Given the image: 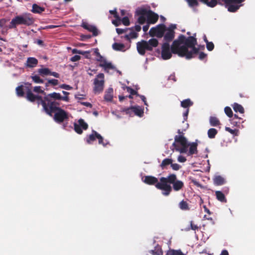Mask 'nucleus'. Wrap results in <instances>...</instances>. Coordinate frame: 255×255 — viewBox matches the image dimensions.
Returning a JSON list of instances; mask_svg holds the SVG:
<instances>
[{"label":"nucleus","mask_w":255,"mask_h":255,"mask_svg":"<svg viewBox=\"0 0 255 255\" xmlns=\"http://www.w3.org/2000/svg\"><path fill=\"white\" fill-rule=\"evenodd\" d=\"M196 35L195 33L193 36L186 37L184 35L180 34L171 45L173 54H177L181 57H185L187 59L193 58L194 55L198 54L200 50L199 48L195 47L197 44Z\"/></svg>","instance_id":"f257e3e1"},{"label":"nucleus","mask_w":255,"mask_h":255,"mask_svg":"<svg viewBox=\"0 0 255 255\" xmlns=\"http://www.w3.org/2000/svg\"><path fill=\"white\" fill-rule=\"evenodd\" d=\"M162 183L159 185V188L162 189V194L167 196L171 192L172 189L175 191L182 190L184 184L183 181L178 180L175 174H169L166 177H161Z\"/></svg>","instance_id":"f03ea898"},{"label":"nucleus","mask_w":255,"mask_h":255,"mask_svg":"<svg viewBox=\"0 0 255 255\" xmlns=\"http://www.w3.org/2000/svg\"><path fill=\"white\" fill-rule=\"evenodd\" d=\"M34 22L35 19L32 14L25 12L13 18L8 26V28H16L17 26L19 25H23L28 26L32 25Z\"/></svg>","instance_id":"7ed1b4c3"},{"label":"nucleus","mask_w":255,"mask_h":255,"mask_svg":"<svg viewBox=\"0 0 255 255\" xmlns=\"http://www.w3.org/2000/svg\"><path fill=\"white\" fill-rule=\"evenodd\" d=\"M44 102L45 103V107L48 109H51L54 107L60 106L59 101L69 102V97L62 96L60 93L53 92L45 95L44 97Z\"/></svg>","instance_id":"20e7f679"},{"label":"nucleus","mask_w":255,"mask_h":255,"mask_svg":"<svg viewBox=\"0 0 255 255\" xmlns=\"http://www.w3.org/2000/svg\"><path fill=\"white\" fill-rule=\"evenodd\" d=\"M44 111L49 116H52L53 114L55 113L53 119L57 123H62L65 120L68 119L67 113L59 107H54L51 109L45 108Z\"/></svg>","instance_id":"39448f33"},{"label":"nucleus","mask_w":255,"mask_h":255,"mask_svg":"<svg viewBox=\"0 0 255 255\" xmlns=\"http://www.w3.org/2000/svg\"><path fill=\"white\" fill-rule=\"evenodd\" d=\"M172 146L176 151L181 153H186L188 151L189 143L184 135H176L174 137V142L173 143Z\"/></svg>","instance_id":"423d86ee"},{"label":"nucleus","mask_w":255,"mask_h":255,"mask_svg":"<svg viewBox=\"0 0 255 255\" xmlns=\"http://www.w3.org/2000/svg\"><path fill=\"white\" fill-rule=\"evenodd\" d=\"M25 90L26 91V99L27 100L31 102H34L37 101V103L38 105H41L43 107V110H44L45 109V103L44 102V97L42 98L41 96L35 95L31 91V90L29 87H26Z\"/></svg>","instance_id":"0eeeda50"},{"label":"nucleus","mask_w":255,"mask_h":255,"mask_svg":"<svg viewBox=\"0 0 255 255\" xmlns=\"http://www.w3.org/2000/svg\"><path fill=\"white\" fill-rule=\"evenodd\" d=\"M105 76L103 73H99L94 80V92L95 94H99L103 91L105 83Z\"/></svg>","instance_id":"6e6552de"},{"label":"nucleus","mask_w":255,"mask_h":255,"mask_svg":"<svg viewBox=\"0 0 255 255\" xmlns=\"http://www.w3.org/2000/svg\"><path fill=\"white\" fill-rule=\"evenodd\" d=\"M166 27L164 24H159L156 26L150 28L149 34L152 36L161 38L164 36L166 31Z\"/></svg>","instance_id":"1a4fd4ad"},{"label":"nucleus","mask_w":255,"mask_h":255,"mask_svg":"<svg viewBox=\"0 0 255 255\" xmlns=\"http://www.w3.org/2000/svg\"><path fill=\"white\" fill-rule=\"evenodd\" d=\"M144 183L149 185H155V187L162 191V189L159 188V184H162L161 180V178L159 179V182H158V179L152 176L147 175L145 176L144 179H142Z\"/></svg>","instance_id":"9d476101"},{"label":"nucleus","mask_w":255,"mask_h":255,"mask_svg":"<svg viewBox=\"0 0 255 255\" xmlns=\"http://www.w3.org/2000/svg\"><path fill=\"white\" fill-rule=\"evenodd\" d=\"M172 53L171 48H170L169 43L164 42L161 47V57L164 60H168L171 58Z\"/></svg>","instance_id":"9b49d317"},{"label":"nucleus","mask_w":255,"mask_h":255,"mask_svg":"<svg viewBox=\"0 0 255 255\" xmlns=\"http://www.w3.org/2000/svg\"><path fill=\"white\" fill-rule=\"evenodd\" d=\"M137 50L138 52L141 55H144L145 51H152V48L149 47L147 43V41L145 40H141L136 43Z\"/></svg>","instance_id":"f8f14e48"},{"label":"nucleus","mask_w":255,"mask_h":255,"mask_svg":"<svg viewBox=\"0 0 255 255\" xmlns=\"http://www.w3.org/2000/svg\"><path fill=\"white\" fill-rule=\"evenodd\" d=\"M74 130L78 134L83 133V129L86 130L88 128V125L82 119L78 121V123L74 124Z\"/></svg>","instance_id":"ddd939ff"},{"label":"nucleus","mask_w":255,"mask_h":255,"mask_svg":"<svg viewBox=\"0 0 255 255\" xmlns=\"http://www.w3.org/2000/svg\"><path fill=\"white\" fill-rule=\"evenodd\" d=\"M165 34H164L163 39L165 41V42H167L169 43L170 42L172 41L175 37V31L171 29V28H166V30L165 31Z\"/></svg>","instance_id":"4468645a"},{"label":"nucleus","mask_w":255,"mask_h":255,"mask_svg":"<svg viewBox=\"0 0 255 255\" xmlns=\"http://www.w3.org/2000/svg\"><path fill=\"white\" fill-rule=\"evenodd\" d=\"M158 15L151 10H148V13L146 17L148 24H154L158 19Z\"/></svg>","instance_id":"2eb2a0df"},{"label":"nucleus","mask_w":255,"mask_h":255,"mask_svg":"<svg viewBox=\"0 0 255 255\" xmlns=\"http://www.w3.org/2000/svg\"><path fill=\"white\" fill-rule=\"evenodd\" d=\"M131 110L135 115L138 116L140 117H142L143 115V110L139 106H131L130 108L126 109L125 111L127 114L129 113V111Z\"/></svg>","instance_id":"dca6fc26"},{"label":"nucleus","mask_w":255,"mask_h":255,"mask_svg":"<svg viewBox=\"0 0 255 255\" xmlns=\"http://www.w3.org/2000/svg\"><path fill=\"white\" fill-rule=\"evenodd\" d=\"M82 26L85 29L88 30L90 32H92L94 36H96L98 35V30L97 28L93 25H90L87 23H83Z\"/></svg>","instance_id":"f3484780"},{"label":"nucleus","mask_w":255,"mask_h":255,"mask_svg":"<svg viewBox=\"0 0 255 255\" xmlns=\"http://www.w3.org/2000/svg\"><path fill=\"white\" fill-rule=\"evenodd\" d=\"M198 143L196 142L189 143V149L188 152V155H192L193 154H197Z\"/></svg>","instance_id":"a211bd4d"},{"label":"nucleus","mask_w":255,"mask_h":255,"mask_svg":"<svg viewBox=\"0 0 255 255\" xmlns=\"http://www.w3.org/2000/svg\"><path fill=\"white\" fill-rule=\"evenodd\" d=\"M38 60L34 57H28L27 59L25 66L28 68H33L38 64Z\"/></svg>","instance_id":"6ab92c4d"},{"label":"nucleus","mask_w":255,"mask_h":255,"mask_svg":"<svg viewBox=\"0 0 255 255\" xmlns=\"http://www.w3.org/2000/svg\"><path fill=\"white\" fill-rule=\"evenodd\" d=\"M98 133L96 131L93 130L91 134L87 135L86 138V141L88 144H91L94 141L96 138H97V134Z\"/></svg>","instance_id":"aec40b11"},{"label":"nucleus","mask_w":255,"mask_h":255,"mask_svg":"<svg viewBox=\"0 0 255 255\" xmlns=\"http://www.w3.org/2000/svg\"><path fill=\"white\" fill-rule=\"evenodd\" d=\"M44 7H41L36 3H34L32 4L31 11L33 13L41 14L42 12L44 11Z\"/></svg>","instance_id":"412c9836"},{"label":"nucleus","mask_w":255,"mask_h":255,"mask_svg":"<svg viewBox=\"0 0 255 255\" xmlns=\"http://www.w3.org/2000/svg\"><path fill=\"white\" fill-rule=\"evenodd\" d=\"M113 89L112 88H109L106 91L104 96V99L107 101H112L113 98Z\"/></svg>","instance_id":"4be33fe9"},{"label":"nucleus","mask_w":255,"mask_h":255,"mask_svg":"<svg viewBox=\"0 0 255 255\" xmlns=\"http://www.w3.org/2000/svg\"><path fill=\"white\" fill-rule=\"evenodd\" d=\"M215 195L218 200L221 202L226 203L227 199L224 193L220 191H217L215 192Z\"/></svg>","instance_id":"5701e85b"},{"label":"nucleus","mask_w":255,"mask_h":255,"mask_svg":"<svg viewBox=\"0 0 255 255\" xmlns=\"http://www.w3.org/2000/svg\"><path fill=\"white\" fill-rule=\"evenodd\" d=\"M148 13V10L144 8H138L135 11V15L138 16H144L147 17Z\"/></svg>","instance_id":"b1692460"},{"label":"nucleus","mask_w":255,"mask_h":255,"mask_svg":"<svg viewBox=\"0 0 255 255\" xmlns=\"http://www.w3.org/2000/svg\"><path fill=\"white\" fill-rule=\"evenodd\" d=\"M193 105V102L190 99H187L181 102V106L187 109Z\"/></svg>","instance_id":"393cba45"},{"label":"nucleus","mask_w":255,"mask_h":255,"mask_svg":"<svg viewBox=\"0 0 255 255\" xmlns=\"http://www.w3.org/2000/svg\"><path fill=\"white\" fill-rule=\"evenodd\" d=\"M232 107L235 112H239L241 114L244 113V109L241 105L235 103L232 105Z\"/></svg>","instance_id":"a878e982"},{"label":"nucleus","mask_w":255,"mask_h":255,"mask_svg":"<svg viewBox=\"0 0 255 255\" xmlns=\"http://www.w3.org/2000/svg\"><path fill=\"white\" fill-rule=\"evenodd\" d=\"M173 160L171 158H165L163 159L160 165L162 169L166 168V167L172 163Z\"/></svg>","instance_id":"bb28decb"},{"label":"nucleus","mask_w":255,"mask_h":255,"mask_svg":"<svg viewBox=\"0 0 255 255\" xmlns=\"http://www.w3.org/2000/svg\"><path fill=\"white\" fill-rule=\"evenodd\" d=\"M178 206L179 208L182 210L188 211L190 210L188 203L186 201H184V200L179 202Z\"/></svg>","instance_id":"cd10ccee"},{"label":"nucleus","mask_w":255,"mask_h":255,"mask_svg":"<svg viewBox=\"0 0 255 255\" xmlns=\"http://www.w3.org/2000/svg\"><path fill=\"white\" fill-rule=\"evenodd\" d=\"M225 182V179L221 176L218 175L214 178V183L216 185H222Z\"/></svg>","instance_id":"c85d7f7f"},{"label":"nucleus","mask_w":255,"mask_h":255,"mask_svg":"<svg viewBox=\"0 0 255 255\" xmlns=\"http://www.w3.org/2000/svg\"><path fill=\"white\" fill-rule=\"evenodd\" d=\"M24 87L23 85H20L16 88V94L19 97H23L24 96Z\"/></svg>","instance_id":"c756f323"},{"label":"nucleus","mask_w":255,"mask_h":255,"mask_svg":"<svg viewBox=\"0 0 255 255\" xmlns=\"http://www.w3.org/2000/svg\"><path fill=\"white\" fill-rule=\"evenodd\" d=\"M50 70L48 68H43L38 69V73L42 77L50 75Z\"/></svg>","instance_id":"7c9ffc66"},{"label":"nucleus","mask_w":255,"mask_h":255,"mask_svg":"<svg viewBox=\"0 0 255 255\" xmlns=\"http://www.w3.org/2000/svg\"><path fill=\"white\" fill-rule=\"evenodd\" d=\"M209 121L211 126L213 127H216L221 124L220 121L215 117H211Z\"/></svg>","instance_id":"2f4dec72"},{"label":"nucleus","mask_w":255,"mask_h":255,"mask_svg":"<svg viewBox=\"0 0 255 255\" xmlns=\"http://www.w3.org/2000/svg\"><path fill=\"white\" fill-rule=\"evenodd\" d=\"M102 66L104 71L106 72H109V71L110 69L114 70L115 69V67L114 65H113V64L111 62H107L106 64L103 65Z\"/></svg>","instance_id":"473e14b6"},{"label":"nucleus","mask_w":255,"mask_h":255,"mask_svg":"<svg viewBox=\"0 0 255 255\" xmlns=\"http://www.w3.org/2000/svg\"><path fill=\"white\" fill-rule=\"evenodd\" d=\"M218 133V131L214 128H211L208 130V136L210 138H214Z\"/></svg>","instance_id":"72a5a7b5"},{"label":"nucleus","mask_w":255,"mask_h":255,"mask_svg":"<svg viewBox=\"0 0 255 255\" xmlns=\"http://www.w3.org/2000/svg\"><path fill=\"white\" fill-rule=\"evenodd\" d=\"M147 43L152 50L153 47L157 46L158 44V41L155 38H151L147 41Z\"/></svg>","instance_id":"f704fd0d"},{"label":"nucleus","mask_w":255,"mask_h":255,"mask_svg":"<svg viewBox=\"0 0 255 255\" xmlns=\"http://www.w3.org/2000/svg\"><path fill=\"white\" fill-rule=\"evenodd\" d=\"M113 48L117 51H122L125 48V45L122 43L115 42L112 45Z\"/></svg>","instance_id":"c9c22d12"},{"label":"nucleus","mask_w":255,"mask_h":255,"mask_svg":"<svg viewBox=\"0 0 255 255\" xmlns=\"http://www.w3.org/2000/svg\"><path fill=\"white\" fill-rule=\"evenodd\" d=\"M31 78L32 80V81L36 84H41L44 83V80L40 78V77L38 75H31Z\"/></svg>","instance_id":"e433bc0d"},{"label":"nucleus","mask_w":255,"mask_h":255,"mask_svg":"<svg viewBox=\"0 0 255 255\" xmlns=\"http://www.w3.org/2000/svg\"><path fill=\"white\" fill-rule=\"evenodd\" d=\"M166 255H185L181 250H170L166 254Z\"/></svg>","instance_id":"4c0bfd02"},{"label":"nucleus","mask_w":255,"mask_h":255,"mask_svg":"<svg viewBox=\"0 0 255 255\" xmlns=\"http://www.w3.org/2000/svg\"><path fill=\"white\" fill-rule=\"evenodd\" d=\"M188 3V5L191 7H194L198 6L199 2L198 0H185Z\"/></svg>","instance_id":"58836bf2"},{"label":"nucleus","mask_w":255,"mask_h":255,"mask_svg":"<svg viewBox=\"0 0 255 255\" xmlns=\"http://www.w3.org/2000/svg\"><path fill=\"white\" fill-rule=\"evenodd\" d=\"M225 130L227 131H228L232 134L235 136H238L239 134V130L237 129H232L229 127H226Z\"/></svg>","instance_id":"ea45409f"},{"label":"nucleus","mask_w":255,"mask_h":255,"mask_svg":"<svg viewBox=\"0 0 255 255\" xmlns=\"http://www.w3.org/2000/svg\"><path fill=\"white\" fill-rule=\"evenodd\" d=\"M97 134V139H98V142L100 144H102L104 146H106L107 144H109V142L105 143L104 142L103 137L99 133H96Z\"/></svg>","instance_id":"a19ab883"},{"label":"nucleus","mask_w":255,"mask_h":255,"mask_svg":"<svg viewBox=\"0 0 255 255\" xmlns=\"http://www.w3.org/2000/svg\"><path fill=\"white\" fill-rule=\"evenodd\" d=\"M225 114L229 118H232L233 116V113L231 108L229 107H226L224 109Z\"/></svg>","instance_id":"79ce46f5"},{"label":"nucleus","mask_w":255,"mask_h":255,"mask_svg":"<svg viewBox=\"0 0 255 255\" xmlns=\"http://www.w3.org/2000/svg\"><path fill=\"white\" fill-rule=\"evenodd\" d=\"M128 30L131 31L129 33V36L131 38H136L138 36V34L134 31L133 27L129 28Z\"/></svg>","instance_id":"37998d69"},{"label":"nucleus","mask_w":255,"mask_h":255,"mask_svg":"<svg viewBox=\"0 0 255 255\" xmlns=\"http://www.w3.org/2000/svg\"><path fill=\"white\" fill-rule=\"evenodd\" d=\"M127 92L129 93L131 95H136L137 96H139V95L138 94L137 92L134 90V89H132L131 88L129 87H126Z\"/></svg>","instance_id":"c03bdc74"},{"label":"nucleus","mask_w":255,"mask_h":255,"mask_svg":"<svg viewBox=\"0 0 255 255\" xmlns=\"http://www.w3.org/2000/svg\"><path fill=\"white\" fill-rule=\"evenodd\" d=\"M33 91L37 93L43 94L45 95V93L41 88L40 86H35L33 88Z\"/></svg>","instance_id":"a18cd8bd"},{"label":"nucleus","mask_w":255,"mask_h":255,"mask_svg":"<svg viewBox=\"0 0 255 255\" xmlns=\"http://www.w3.org/2000/svg\"><path fill=\"white\" fill-rule=\"evenodd\" d=\"M122 22L125 26H128L130 24L129 18L127 16L124 17L122 19Z\"/></svg>","instance_id":"49530a36"},{"label":"nucleus","mask_w":255,"mask_h":255,"mask_svg":"<svg viewBox=\"0 0 255 255\" xmlns=\"http://www.w3.org/2000/svg\"><path fill=\"white\" fill-rule=\"evenodd\" d=\"M146 20V17L144 16H139L138 19H137V22L140 24H143L145 23V21Z\"/></svg>","instance_id":"de8ad7c7"},{"label":"nucleus","mask_w":255,"mask_h":255,"mask_svg":"<svg viewBox=\"0 0 255 255\" xmlns=\"http://www.w3.org/2000/svg\"><path fill=\"white\" fill-rule=\"evenodd\" d=\"M110 13L114 15V16L116 18L117 20L120 21L121 18L119 16L116 9L110 10Z\"/></svg>","instance_id":"09e8293b"},{"label":"nucleus","mask_w":255,"mask_h":255,"mask_svg":"<svg viewBox=\"0 0 255 255\" xmlns=\"http://www.w3.org/2000/svg\"><path fill=\"white\" fill-rule=\"evenodd\" d=\"M206 47L209 51H212L214 48V44L212 42H207Z\"/></svg>","instance_id":"8fccbe9b"},{"label":"nucleus","mask_w":255,"mask_h":255,"mask_svg":"<svg viewBox=\"0 0 255 255\" xmlns=\"http://www.w3.org/2000/svg\"><path fill=\"white\" fill-rule=\"evenodd\" d=\"M6 22L7 20L5 18L0 19V27L7 29L8 26L7 27H5V23Z\"/></svg>","instance_id":"3c124183"},{"label":"nucleus","mask_w":255,"mask_h":255,"mask_svg":"<svg viewBox=\"0 0 255 255\" xmlns=\"http://www.w3.org/2000/svg\"><path fill=\"white\" fill-rule=\"evenodd\" d=\"M129 28H126L125 29H122L119 28H116V32L118 34H121L125 32H126L128 30Z\"/></svg>","instance_id":"603ef678"},{"label":"nucleus","mask_w":255,"mask_h":255,"mask_svg":"<svg viewBox=\"0 0 255 255\" xmlns=\"http://www.w3.org/2000/svg\"><path fill=\"white\" fill-rule=\"evenodd\" d=\"M59 87L60 88L65 89L66 90H71L73 89L72 87L70 86L69 85H67L65 84H63L60 85Z\"/></svg>","instance_id":"864d4df0"},{"label":"nucleus","mask_w":255,"mask_h":255,"mask_svg":"<svg viewBox=\"0 0 255 255\" xmlns=\"http://www.w3.org/2000/svg\"><path fill=\"white\" fill-rule=\"evenodd\" d=\"M48 83L52 86H56L59 84L58 80L55 79H48Z\"/></svg>","instance_id":"5fc2aeb1"},{"label":"nucleus","mask_w":255,"mask_h":255,"mask_svg":"<svg viewBox=\"0 0 255 255\" xmlns=\"http://www.w3.org/2000/svg\"><path fill=\"white\" fill-rule=\"evenodd\" d=\"M171 167L174 170H178L180 168L181 166L177 163H171Z\"/></svg>","instance_id":"6e6d98bb"},{"label":"nucleus","mask_w":255,"mask_h":255,"mask_svg":"<svg viewBox=\"0 0 255 255\" xmlns=\"http://www.w3.org/2000/svg\"><path fill=\"white\" fill-rule=\"evenodd\" d=\"M94 53L97 57V58L96 59L97 61V59H100L101 58H103V57L100 54V53L99 51V49L98 48H95L94 49Z\"/></svg>","instance_id":"4d7b16f0"},{"label":"nucleus","mask_w":255,"mask_h":255,"mask_svg":"<svg viewBox=\"0 0 255 255\" xmlns=\"http://www.w3.org/2000/svg\"><path fill=\"white\" fill-rule=\"evenodd\" d=\"M97 61L100 62L99 64V66L101 67H102V65L106 64V63H107V62H108L106 60V59L105 58H104V57H103V58H101L100 59H97Z\"/></svg>","instance_id":"13d9d810"},{"label":"nucleus","mask_w":255,"mask_h":255,"mask_svg":"<svg viewBox=\"0 0 255 255\" xmlns=\"http://www.w3.org/2000/svg\"><path fill=\"white\" fill-rule=\"evenodd\" d=\"M81 59V56L78 55H74L70 58L72 62H76L79 61Z\"/></svg>","instance_id":"bf43d9fd"},{"label":"nucleus","mask_w":255,"mask_h":255,"mask_svg":"<svg viewBox=\"0 0 255 255\" xmlns=\"http://www.w3.org/2000/svg\"><path fill=\"white\" fill-rule=\"evenodd\" d=\"M189 112V109H186V111L183 114V119H184V121H183V122H184L185 121H187Z\"/></svg>","instance_id":"052dcab7"},{"label":"nucleus","mask_w":255,"mask_h":255,"mask_svg":"<svg viewBox=\"0 0 255 255\" xmlns=\"http://www.w3.org/2000/svg\"><path fill=\"white\" fill-rule=\"evenodd\" d=\"M177 160L180 162H184L186 161V158L182 155H179L178 157Z\"/></svg>","instance_id":"680f3d73"},{"label":"nucleus","mask_w":255,"mask_h":255,"mask_svg":"<svg viewBox=\"0 0 255 255\" xmlns=\"http://www.w3.org/2000/svg\"><path fill=\"white\" fill-rule=\"evenodd\" d=\"M207 57V54L203 52H201L199 55V58L200 60H203Z\"/></svg>","instance_id":"e2e57ef3"},{"label":"nucleus","mask_w":255,"mask_h":255,"mask_svg":"<svg viewBox=\"0 0 255 255\" xmlns=\"http://www.w3.org/2000/svg\"><path fill=\"white\" fill-rule=\"evenodd\" d=\"M85 95L83 94H77L75 96L76 99L78 100H82L85 99Z\"/></svg>","instance_id":"0e129e2a"},{"label":"nucleus","mask_w":255,"mask_h":255,"mask_svg":"<svg viewBox=\"0 0 255 255\" xmlns=\"http://www.w3.org/2000/svg\"><path fill=\"white\" fill-rule=\"evenodd\" d=\"M50 75L53 76L55 78H59L60 77V74L57 72H51L50 71Z\"/></svg>","instance_id":"69168bd1"},{"label":"nucleus","mask_w":255,"mask_h":255,"mask_svg":"<svg viewBox=\"0 0 255 255\" xmlns=\"http://www.w3.org/2000/svg\"><path fill=\"white\" fill-rule=\"evenodd\" d=\"M190 226H191V229L193 230H196L198 229V227L197 225L193 224L192 221H191L190 223Z\"/></svg>","instance_id":"338daca9"},{"label":"nucleus","mask_w":255,"mask_h":255,"mask_svg":"<svg viewBox=\"0 0 255 255\" xmlns=\"http://www.w3.org/2000/svg\"><path fill=\"white\" fill-rule=\"evenodd\" d=\"M133 27V30L134 29L137 32H139L141 30V26L139 25H135Z\"/></svg>","instance_id":"774afa93"}]
</instances>
